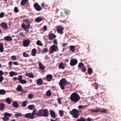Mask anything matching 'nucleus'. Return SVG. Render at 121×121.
I'll list each match as a JSON object with an SVG mask.
<instances>
[{
    "mask_svg": "<svg viewBox=\"0 0 121 121\" xmlns=\"http://www.w3.org/2000/svg\"><path fill=\"white\" fill-rule=\"evenodd\" d=\"M5 104L2 103H0V110L3 111L4 109Z\"/></svg>",
    "mask_w": 121,
    "mask_h": 121,
    "instance_id": "18",
    "label": "nucleus"
},
{
    "mask_svg": "<svg viewBox=\"0 0 121 121\" xmlns=\"http://www.w3.org/2000/svg\"><path fill=\"white\" fill-rule=\"evenodd\" d=\"M43 20L42 18L40 17H37L35 19V21L37 22H39Z\"/></svg>",
    "mask_w": 121,
    "mask_h": 121,
    "instance_id": "30",
    "label": "nucleus"
},
{
    "mask_svg": "<svg viewBox=\"0 0 121 121\" xmlns=\"http://www.w3.org/2000/svg\"><path fill=\"white\" fill-rule=\"evenodd\" d=\"M46 95L48 96H50L52 95L51 91L50 90H48L46 93Z\"/></svg>",
    "mask_w": 121,
    "mask_h": 121,
    "instance_id": "33",
    "label": "nucleus"
},
{
    "mask_svg": "<svg viewBox=\"0 0 121 121\" xmlns=\"http://www.w3.org/2000/svg\"><path fill=\"white\" fill-rule=\"evenodd\" d=\"M58 47L57 45H53L52 46L49 50V52L51 54L53 53L54 52H56L58 51Z\"/></svg>",
    "mask_w": 121,
    "mask_h": 121,
    "instance_id": "6",
    "label": "nucleus"
},
{
    "mask_svg": "<svg viewBox=\"0 0 121 121\" xmlns=\"http://www.w3.org/2000/svg\"><path fill=\"white\" fill-rule=\"evenodd\" d=\"M69 99L72 102H74L76 103L79 101L80 99V97L77 93L74 92L72 93L71 94Z\"/></svg>",
    "mask_w": 121,
    "mask_h": 121,
    "instance_id": "1",
    "label": "nucleus"
},
{
    "mask_svg": "<svg viewBox=\"0 0 121 121\" xmlns=\"http://www.w3.org/2000/svg\"><path fill=\"white\" fill-rule=\"evenodd\" d=\"M30 43V41L28 39L24 40L23 42V45L24 47H27L29 45Z\"/></svg>",
    "mask_w": 121,
    "mask_h": 121,
    "instance_id": "10",
    "label": "nucleus"
},
{
    "mask_svg": "<svg viewBox=\"0 0 121 121\" xmlns=\"http://www.w3.org/2000/svg\"><path fill=\"white\" fill-rule=\"evenodd\" d=\"M39 69L40 70H43L45 68V67L42 65V64L41 63H39Z\"/></svg>",
    "mask_w": 121,
    "mask_h": 121,
    "instance_id": "28",
    "label": "nucleus"
},
{
    "mask_svg": "<svg viewBox=\"0 0 121 121\" xmlns=\"http://www.w3.org/2000/svg\"><path fill=\"white\" fill-rule=\"evenodd\" d=\"M48 36L49 39L50 40H52L53 39L56 37L55 35L53 33L50 34L48 35Z\"/></svg>",
    "mask_w": 121,
    "mask_h": 121,
    "instance_id": "12",
    "label": "nucleus"
},
{
    "mask_svg": "<svg viewBox=\"0 0 121 121\" xmlns=\"http://www.w3.org/2000/svg\"><path fill=\"white\" fill-rule=\"evenodd\" d=\"M4 78L3 76H0V82H2Z\"/></svg>",
    "mask_w": 121,
    "mask_h": 121,
    "instance_id": "57",
    "label": "nucleus"
},
{
    "mask_svg": "<svg viewBox=\"0 0 121 121\" xmlns=\"http://www.w3.org/2000/svg\"><path fill=\"white\" fill-rule=\"evenodd\" d=\"M67 82V80L65 78H63L60 80L59 84L62 90H63L65 89V86H66Z\"/></svg>",
    "mask_w": 121,
    "mask_h": 121,
    "instance_id": "3",
    "label": "nucleus"
},
{
    "mask_svg": "<svg viewBox=\"0 0 121 121\" xmlns=\"http://www.w3.org/2000/svg\"><path fill=\"white\" fill-rule=\"evenodd\" d=\"M28 0H22L21 1V4L22 6L25 5L28 2Z\"/></svg>",
    "mask_w": 121,
    "mask_h": 121,
    "instance_id": "27",
    "label": "nucleus"
},
{
    "mask_svg": "<svg viewBox=\"0 0 121 121\" xmlns=\"http://www.w3.org/2000/svg\"><path fill=\"white\" fill-rule=\"evenodd\" d=\"M22 115L21 113H18L17 114H15L14 115V117L16 118H17L18 117H20L22 116Z\"/></svg>",
    "mask_w": 121,
    "mask_h": 121,
    "instance_id": "37",
    "label": "nucleus"
},
{
    "mask_svg": "<svg viewBox=\"0 0 121 121\" xmlns=\"http://www.w3.org/2000/svg\"><path fill=\"white\" fill-rule=\"evenodd\" d=\"M92 70L91 68H89L88 69V72L89 74H92Z\"/></svg>",
    "mask_w": 121,
    "mask_h": 121,
    "instance_id": "43",
    "label": "nucleus"
},
{
    "mask_svg": "<svg viewBox=\"0 0 121 121\" xmlns=\"http://www.w3.org/2000/svg\"><path fill=\"white\" fill-rule=\"evenodd\" d=\"M20 91L24 93H25L27 92V91H25V90L22 89V90H21V91Z\"/></svg>",
    "mask_w": 121,
    "mask_h": 121,
    "instance_id": "64",
    "label": "nucleus"
},
{
    "mask_svg": "<svg viewBox=\"0 0 121 121\" xmlns=\"http://www.w3.org/2000/svg\"><path fill=\"white\" fill-rule=\"evenodd\" d=\"M86 68L84 66L81 68V70L82 72H85L86 71Z\"/></svg>",
    "mask_w": 121,
    "mask_h": 121,
    "instance_id": "47",
    "label": "nucleus"
},
{
    "mask_svg": "<svg viewBox=\"0 0 121 121\" xmlns=\"http://www.w3.org/2000/svg\"><path fill=\"white\" fill-rule=\"evenodd\" d=\"M22 87L20 85H19L18 86L17 88V90L18 91H20L22 90Z\"/></svg>",
    "mask_w": 121,
    "mask_h": 121,
    "instance_id": "32",
    "label": "nucleus"
},
{
    "mask_svg": "<svg viewBox=\"0 0 121 121\" xmlns=\"http://www.w3.org/2000/svg\"><path fill=\"white\" fill-rule=\"evenodd\" d=\"M3 73L1 70H0V76H2V75L3 74Z\"/></svg>",
    "mask_w": 121,
    "mask_h": 121,
    "instance_id": "62",
    "label": "nucleus"
},
{
    "mask_svg": "<svg viewBox=\"0 0 121 121\" xmlns=\"http://www.w3.org/2000/svg\"><path fill=\"white\" fill-rule=\"evenodd\" d=\"M9 76L10 77H12L14 75H17V73L13 71H11L9 72Z\"/></svg>",
    "mask_w": 121,
    "mask_h": 121,
    "instance_id": "25",
    "label": "nucleus"
},
{
    "mask_svg": "<svg viewBox=\"0 0 121 121\" xmlns=\"http://www.w3.org/2000/svg\"><path fill=\"white\" fill-rule=\"evenodd\" d=\"M14 11L15 13H17L19 11V10L17 7H15L14 8Z\"/></svg>",
    "mask_w": 121,
    "mask_h": 121,
    "instance_id": "51",
    "label": "nucleus"
},
{
    "mask_svg": "<svg viewBox=\"0 0 121 121\" xmlns=\"http://www.w3.org/2000/svg\"><path fill=\"white\" fill-rule=\"evenodd\" d=\"M48 51V48H43L42 52H47Z\"/></svg>",
    "mask_w": 121,
    "mask_h": 121,
    "instance_id": "48",
    "label": "nucleus"
},
{
    "mask_svg": "<svg viewBox=\"0 0 121 121\" xmlns=\"http://www.w3.org/2000/svg\"><path fill=\"white\" fill-rule=\"evenodd\" d=\"M86 119L85 118L81 117L80 118L78 119L77 121H86Z\"/></svg>",
    "mask_w": 121,
    "mask_h": 121,
    "instance_id": "39",
    "label": "nucleus"
},
{
    "mask_svg": "<svg viewBox=\"0 0 121 121\" xmlns=\"http://www.w3.org/2000/svg\"><path fill=\"white\" fill-rule=\"evenodd\" d=\"M34 6L36 10L38 11H39L41 10L40 6L37 3H35L34 5Z\"/></svg>",
    "mask_w": 121,
    "mask_h": 121,
    "instance_id": "11",
    "label": "nucleus"
},
{
    "mask_svg": "<svg viewBox=\"0 0 121 121\" xmlns=\"http://www.w3.org/2000/svg\"><path fill=\"white\" fill-rule=\"evenodd\" d=\"M0 26L2 27V28L4 29L7 30L8 28V26L4 22L1 23Z\"/></svg>",
    "mask_w": 121,
    "mask_h": 121,
    "instance_id": "15",
    "label": "nucleus"
},
{
    "mask_svg": "<svg viewBox=\"0 0 121 121\" xmlns=\"http://www.w3.org/2000/svg\"><path fill=\"white\" fill-rule=\"evenodd\" d=\"M65 64L63 63H61L59 65L58 67L60 68L64 69L65 68Z\"/></svg>",
    "mask_w": 121,
    "mask_h": 121,
    "instance_id": "23",
    "label": "nucleus"
},
{
    "mask_svg": "<svg viewBox=\"0 0 121 121\" xmlns=\"http://www.w3.org/2000/svg\"><path fill=\"white\" fill-rule=\"evenodd\" d=\"M6 93L5 91L3 89L0 90V95H4Z\"/></svg>",
    "mask_w": 121,
    "mask_h": 121,
    "instance_id": "36",
    "label": "nucleus"
},
{
    "mask_svg": "<svg viewBox=\"0 0 121 121\" xmlns=\"http://www.w3.org/2000/svg\"><path fill=\"white\" fill-rule=\"evenodd\" d=\"M37 84L39 85H41L43 84V81L41 78L37 80Z\"/></svg>",
    "mask_w": 121,
    "mask_h": 121,
    "instance_id": "19",
    "label": "nucleus"
},
{
    "mask_svg": "<svg viewBox=\"0 0 121 121\" xmlns=\"http://www.w3.org/2000/svg\"><path fill=\"white\" fill-rule=\"evenodd\" d=\"M84 106H83L79 105L78 107V108L79 109H81Z\"/></svg>",
    "mask_w": 121,
    "mask_h": 121,
    "instance_id": "63",
    "label": "nucleus"
},
{
    "mask_svg": "<svg viewBox=\"0 0 121 121\" xmlns=\"http://www.w3.org/2000/svg\"><path fill=\"white\" fill-rule=\"evenodd\" d=\"M6 102L8 104H11V101L10 99L9 98H6L5 100Z\"/></svg>",
    "mask_w": 121,
    "mask_h": 121,
    "instance_id": "34",
    "label": "nucleus"
},
{
    "mask_svg": "<svg viewBox=\"0 0 121 121\" xmlns=\"http://www.w3.org/2000/svg\"><path fill=\"white\" fill-rule=\"evenodd\" d=\"M107 109H105L104 110H102L100 111V112L101 113H106L107 112Z\"/></svg>",
    "mask_w": 121,
    "mask_h": 121,
    "instance_id": "50",
    "label": "nucleus"
},
{
    "mask_svg": "<svg viewBox=\"0 0 121 121\" xmlns=\"http://www.w3.org/2000/svg\"><path fill=\"white\" fill-rule=\"evenodd\" d=\"M36 109H35L33 110L32 113H29L26 114L25 115V117L31 119H33L36 114Z\"/></svg>",
    "mask_w": 121,
    "mask_h": 121,
    "instance_id": "5",
    "label": "nucleus"
},
{
    "mask_svg": "<svg viewBox=\"0 0 121 121\" xmlns=\"http://www.w3.org/2000/svg\"><path fill=\"white\" fill-rule=\"evenodd\" d=\"M18 78L15 77H13V79L14 81H16L17 79L18 80Z\"/></svg>",
    "mask_w": 121,
    "mask_h": 121,
    "instance_id": "61",
    "label": "nucleus"
},
{
    "mask_svg": "<svg viewBox=\"0 0 121 121\" xmlns=\"http://www.w3.org/2000/svg\"><path fill=\"white\" fill-rule=\"evenodd\" d=\"M9 66L10 68H11L12 65V62L10 61L8 63Z\"/></svg>",
    "mask_w": 121,
    "mask_h": 121,
    "instance_id": "53",
    "label": "nucleus"
},
{
    "mask_svg": "<svg viewBox=\"0 0 121 121\" xmlns=\"http://www.w3.org/2000/svg\"><path fill=\"white\" fill-rule=\"evenodd\" d=\"M36 44L39 45L40 46H42L43 45V44L41 43V42L39 40H38L36 42Z\"/></svg>",
    "mask_w": 121,
    "mask_h": 121,
    "instance_id": "41",
    "label": "nucleus"
},
{
    "mask_svg": "<svg viewBox=\"0 0 121 121\" xmlns=\"http://www.w3.org/2000/svg\"><path fill=\"white\" fill-rule=\"evenodd\" d=\"M33 95L32 94H29L28 95V98H29L31 99L33 97Z\"/></svg>",
    "mask_w": 121,
    "mask_h": 121,
    "instance_id": "56",
    "label": "nucleus"
},
{
    "mask_svg": "<svg viewBox=\"0 0 121 121\" xmlns=\"http://www.w3.org/2000/svg\"><path fill=\"white\" fill-rule=\"evenodd\" d=\"M13 64L15 65H18V63L16 61H14L13 62Z\"/></svg>",
    "mask_w": 121,
    "mask_h": 121,
    "instance_id": "60",
    "label": "nucleus"
},
{
    "mask_svg": "<svg viewBox=\"0 0 121 121\" xmlns=\"http://www.w3.org/2000/svg\"><path fill=\"white\" fill-rule=\"evenodd\" d=\"M43 109H41L39 110L38 112H36L35 115L36 116L39 117L43 116Z\"/></svg>",
    "mask_w": 121,
    "mask_h": 121,
    "instance_id": "13",
    "label": "nucleus"
},
{
    "mask_svg": "<svg viewBox=\"0 0 121 121\" xmlns=\"http://www.w3.org/2000/svg\"><path fill=\"white\" fill-rule=\"evenodd\" d=\"M12 105L14 107L16 108H18L19 107V105L17 103L16 101L13 102Z\"/></svg>",
    "mask_w": 121,
    "mask_h": 121,
    "instance_id": "21",
    "label": "nucleus"
},
{
    "mask_svg": "<svg viewBox=\"0 0 121 121\" xmlns=\"http://www.w3.org/2000/svg\"><path fill=\"white\" fill-rule=\"evenodd\" d=\"M89 111L93 113H97L100 111L99 109L94 110L92 109H90Z\"/></svg>",
    "mask_w": 121,
    "mask_h": 121,
    "instance_id": "35",
    "label": "nucleus"
},
{
    "mask_svg": "<svg viewBox=\"0 0 121 121\" xmlns=\"http://www.w3.org/2000/svg\"><path fill=\"white\" fill-rule=\"evenodd\" d=\"M24 22H25L26 25L25 23H23L21 25L22 28L26 32L29 31V29L30 27V23L29 21V20L28 18L26 19H24L23 20Z\"/></svg>",
    "mask_w": 121,
    "mask_h": 121,
    "instance_id": "2",
    "label": "nucleus"
},
{
    "mask_svg": "<svg viewBox=\"0 0 121 121\" xmlns=\"http://www.w3.org/2000/svg\"><path fill=\"white\" fill-rule=\"evenodd\" d=\"M36 50L35 49H34L32 50L31 55L33 56H35L36 54Z\"/></svg>",
    "mask_w": 121,
    "mask_h": 121,
    "instance_id": "29",
    "label": "nucleus"
},
{
    "mask_svg": "<svg viewBox=\"0 0 121 121\" xmlns=\"http://www.w3.org/2000/svg\"><path fill=\"white\" fill-rule=\"evenodd\" d=\"M4 13L3 12H1L0 13V18L3 17L4 16Z\"/></svg>",
    "mask_w": 121,
    "mask_h": 121,
    "instance_id": "54",
    "label": "nucleus"
},
{
    "mask_svg": "<svg viewBox=\"0 0 121 121\" xmlns=\"http://www.w3.org/2000/svg\"><path fill=\"white\" fill-rule=\"evenodd\" d=\"M4 46L2 43H0V52H4Z\"/></svg>",
    "mask_w": 121,
    "mask_h": 121,
    "instance_id": "24",
    "label": "nucleus"
},
{
    "mask_svg": "<svg viewBox=\"0 0 121 121\" xmlns=\"http://www.w3.org/2000/svg\"><path fill=\"white\" fill-rule=\"evenodd\" d=\"M63 27L60 26H58L56 27L57 31L58 33H60L61 35H62L63 33V31L64 30Z\"/></svg>",
    "mask_w": 121,
    "mask_h": 121,
    "instance_id": "7",
    "label": "nucleus"
},
{
    "mask_svg": "<svg viewBox=\"0 0 121 121\" xmlns=\"http://www.w3.org/2000/svg\"><path fill=\"white\" fill-rule=\"evenodd\" d=\"M47 29V27L46 26H45L43 27V29L44 31H46Z\"/></svg>",
    "mask_w": 121,
    "mask_h": 121,
    "instance_id": "58",
    "label": "nucleus"
},
{
    "mask_svg": "<svg viewBox=\"0 0 121 121\" xmlns=\"http://www.w3.org/2000/svg\"><path fill=\"white\" fill-rule=\"evenodd\" d=\"M78 112L77 109H73L72 111L69 112V113L72 116L73 118L77 119L78 117L80 114Z\"/></svg>",
    "mask_w": 121,
    "mask_h": 121,
    "instance_id": "4",
    "label": "nucleus"
},
{
    "mask_svg": "<svg viewBox=\"0 0 121 121\" xmlns=\"http://www.w3.org/2000/svg\"><path fill=\"white\" fill-rule=\"evenodd\" d=\"M28 108L29 109L32 110L35 109H35V106L33 105H31L28 106Z\"/></svg>",
    "mask_w": 121,
    "mask_h": 121,
    "instance_id": "22",
    "label": "nucleus"
},
{
    "mask_svg": "<svg viewBox=\"0 0 121 121\" xmlns=\"http://www.w3.org/2000/svg\"><path fill=\"white\" fill-rule=\"evenodd\" d=\"M12 60H15L17 59L16 57L15 56H13L11 57Z\"/></svg>",
    "mask_w": 121,
    "mask_h": 121,
    "instance_id": "52",
    "label": "nucleus"
},
{
    "mask_svg": "<svg viewBox=\"0 0 121 121\" xmlns=\"http://www.w3.org/2000/svg\"><path fill=\"white\" fill-rule=\"evenodd\" d=\"M69 49L72 52H74L75 51V47L74 46L71 45L70 46Z\"/></svg>",
    "mask_w": 121,
    "mask_h": 121,
    "instance_id": "31",
    "label": "nucleus"
},
{
    "mask_svg": "<svg viewBox=\"0 0 121 121\" xmlns=\"http://www.w3.org/2000/svg\"><path fill=\"white\" fill-rule=\"evenodd\" d=\"M23 56L25 57H27L29 56L28 54H27L26 52H24L23 53Z\"/></svg>",
    "mask_w": 121,
    "mask_h": 121,
    "instance_id": "49",
    "label": "nucleus"
},
{
    "mask_svg": "<svg viewBox=\"0 0 121 121\" xmlns=\"http://www.w3.org/2000/svg\"><path fill=\"white\" fill-rule=\"evenodd\" d=\"M3 119L4 121H6L9 120V118L8 117H7L5 116H4V117L3 118Z\"/></svg>",
    "mask_w": 121,
    "mask_h": 121,
    "instance_id": "45",
    "label": "nucleus"
},
{
    "mask_svg": "<svg viewBox=\"0 0 121 121\" xmlns=\"http://www.w3.org/2000/svg\"><path fill=\"white\" fill-rule=\"evenodd\" d=\"M27 101H23L22 103V106L23 107H25L27 105Z\"/></svg>",
    "mask_w": 121,
    "mask_h": 121,
    "instance_id": "46",
    "label": "nucleus"
},
{
    "mask_svg": "<svg viewBox=\"0 0 121 121\" xmlns=\"http://www.w3.org/2000/svg\"><path fill=\"white\" fill-rule=\"evenodd\" d=\"M4 115L7 117H10L12 116V114L8 112H5L4 113Z\"/></svg>",
    "mask_w": 121,
    "mask_h": 121,
    "instance_id": "38",
    "label": "nucleus"
},
{
    "mask_svg": "<svg viewBox=\"0 0 121 121\" xmlns=\"http://www.w3.org/2000/svg\"><path fill=\"white\" fill-rule=\"evenodd\" d=\"M50 114L51 117L52 118H54L56 117V114L55 112L52 110L50 111Z\"/></svg>",
    "mask_w": 121,
    "mask_h": 121,
    "instance_id": "17",
    "label": "nucleus"
},
{
    "mask_svg": "<svg viewBox=\"0 0 121 121\" xmlns=\"http://www.w3.org/2000/svg\"><path fill=\"white\" fill-rule=\"evenodd\" d=\"M78 63L77 59H71L70 63V65L71 66H74L76 65Z\"/></svg>",
    "mask_w": 121,
    "mask_h": 121,
    "instance_id": "8",
    "label": "nucleus"
},
{
    "mask_svg": "<svg viewBox=\"0 0 121 121\" xmlns=\"http://www.w3.org/2000/svg\"><path fill=\"white\" fill-rule=\"evenodd\" d=\"M26 75L30 78H33L34 77V76L31 73H26Z\"/></svg>",
    "mask_w": 121,
    "mask_h": 121,
    "instance_id": "26",
    "label": "nucleus"
},
{
    "mask_svg": "<svg viewBox=\"0 0 121 121\" xmlns=\"http://www.w3.org/2000/svg\"><path fill=\"white\" fill-rule=\"evenodd\" d=\"M48 112L47 109L43 110V116L47 117L48 115Z\"/></svg>",
    "mask_w": 121,
    "mask_h": 121,
    "instance_id": "16",
    "label": "nucleus"
},
{
    "mask_svg": "<svg viewBox=\"0 0 121 121\" xmlns=\"http://www.w3.org/2000/svg\"><path fill=\"white\" fill-rule=\"evenodd\" d=\"M84 64L82 62L79 63L78 65V67L80 68H81L84 67Z\"/></svg>",
    "mask_w": 121,
    "mask_h": 121,
    "instance_id": "42",
    "label": "nucleus"
},
{
    "mask_svg": "<svg viewBox=\"0 0 121 121\" xmlns=\"http://www.w3.org/2000/svg\"><path fill=\"white\" fill-rule=\"evenodd\" d=\"M60 115L61 117H62L64 115V113L63 111L60 110L59 112Z\"/></svg>",
    "mask_w": 121,
    "mask_h": 121,
    "instance_id": "44",
    "label": "nucleus"
},
{
    "mask_svg": "<svg viewBox=\"0 0 121 121\" xmlns=\"http://www.w3.org/2000/svg\"><path fill=\"white\" fill-rule=\"evenodd\" d=\"M64 12L66 15H69L70 14V11L69 10L67 9L65 10L64 11Z\"/></svg>",
    "mask_w": 121,
    "mask_h": 121,
    "instance_id": "40",
    "label": "nucleus"
},
{
    "mask_svg": "<svg viewBox=\"0 0 121 121\" xmlns=\"http://www.w3.org/2000/svg\"><path fill=\"white\" fill-rule=\"evenodd\" d=\"M23 78L22 75L18 76V80H19V82L22 84H26L27 83L26 81L24 79H22Z\"/></svg>",
    "mask_w": 121,
    "mask_h": 121,
    "instance_id": "9",
    "label": "nucleus"
},
{
    "mask_svg": "<svg viewBox=\"0 0 121 121\" xmlns=\"http://www.w3.org/2000/svg\"><path fill=\"white\" fill-rule=\"evenodd\" d=\"M46 78L47 81L48 82H50L52 80L53 78V76L51 74H48L46 76Z\"/></svg>",
    "mask_w": 121,
    "mask_h": 121,
    "instance_id": "14",
    "label": "nucleus"
},
{
    "mask_svg": "<svg viewBox=\"0 0 121 121\" xmlns=\"http://www.w3.org/2000/svg\"><path fill=\"white\" fill-rule=\"evenodd\" d=\"M61 99L60 98H59L58 99V102L59 104H61Z\"/></svg>",
    "mask_w": 121,
    "mask_h": 121,
    "instance_id": "59",
    "label": "nucleus"
},
{
    "mask_svg": "<svg viewBox=\"0 0 121 121\" xmlns=\"http://www.w3.org/2000/svg\"><path fill=\"white\" fill-rule=\"evenodd\" d=\"M4 39L6 41H10L12 40V39L10 36H7L4 37Z\"/></svg>",
    "mask_w": 121,
    "mask_h": 121,
    "instance_id": "20",
    "label": "nucleus"
},
{
    "mask_svg": "<svg viewBox=\"0 0 121 121\" xmlns=\"http://www.w3.org/2000/svg\"><path fill=\"white\" fill-rule=\"evenodd\" d=\"M53 44L55 45H57L58 43L56 39H55L53 41Z\"/></svg>",
    "mask_w": 121,
    "mask_h": 121,
    "instance_id": "55",
    "label": "nucleus"
}]
</instances>
